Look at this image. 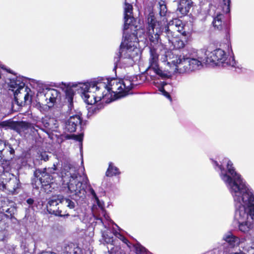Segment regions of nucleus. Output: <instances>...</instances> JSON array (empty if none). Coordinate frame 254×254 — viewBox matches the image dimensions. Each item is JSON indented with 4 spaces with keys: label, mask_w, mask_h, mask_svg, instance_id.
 Listing matches in <instances>:
<instances>
[{
    "label": "nucleus",
    "mask_w": 254,
    "mask_h": 254,
    "mask_svg": "<svg viewBox=\"0 0 254 254\" xmlns=\"http://www.w3.org/2000/svg\"><path fill=\"white\" fill-rule=\"evenodd\" d=\"M226 174L223 180L230 190L235 207L234 223L240 231L248 232L253 228L251 220L254 221V194L253 189L235 170L233 164L228 158Z\"/></svg>",
    "instance_id": "f257e3e1"
},
{
    "label": "nucleus",
    "mask_w": 254,
    "mask_h": 254,
    "mask_svg": "<svg viewBox=\"0 0 254 254\" xmlns=\"http://www.w3.org/2000/svg\"><path fill=\"white\" fill-rule=\"evenodd\" d=\"M222 50L218 48L213 51L203 48L195 55L177 56L172 62L180 73L199 69L204 64L212 66L222 64Z\"/></svg>",
    "instance_id": "f03ea898"
},
{
    "label": "nucleus",
    "mask_w": 254,
    "mask_h": 254,
    "mask_svg": "<svg viewBox=\"0 0 254 254\" xmlns=\"http://www.w3.org/2000/svg\"><path fill=\"white\" fill-rule=\"evenodd\" d=\"M146 30L148 38L151 45H157L162 38L171 41L173 38L178 37V33L186 37L187 33L184 30L181 21L177 19L163 24L157 20L153 11H150L146 17Z\"/></svg>",
    "instance_id": "7ed1b4c3"
},
{
    "label": "nucleus",
    "mask_w": 254,
    "mask_h": 254,
    "mask_svg": "<svg viewBox=\"0 0 254 254\" xmlns=\"http://www.w3.org/2000/svg\"><path fill=\"white\" fill-rule=\"evenodd\" d=\"M64 182H67L68 189L71 192H74L72 199L74 201L81 203L84 201L86 197V189L89 187V191L93 197L98 200L95 191L89 185L86 176L78 175L77 170L70 164H64L61 173Z\"/></svg>",
    "instance_id": "20e7f679"
},
{
    "label": "nucleus",
    "mask_w": 254,
    "mask_h": 254,
    "mask_svg": "<svg viewBox=\"0 0 254 254\" xmlns=\"http://www.w3.org/2000/svg\"><path fill=\"white\" fill-rule=\"evenodd\" d=\"M137 32L134 30L130 35H123L118 52L114 57V68L118 66L126 68L133 66L139 61L140 54L138 49L134 47L133 42L136 41Z\"/></svg>",
    "instance_id": "39448f33"
},
{
    "label": "nucleus",
    "mask_w": 254,
    "mask_h": 254,
    "mask_svg": "<svg viewBox=\"0 0 254 254\" xmlns=\"http://www.w3.org/2000/svg\"><path fill=\"white\" fill-rule=\"evenodd\" d=\"M80 95L84 102L88 105H93L107 97L109 90H106V85L99 82V80L79 83Z\"/></svg>",
    "instance_id": "423d86ee"
},
{
    "label": "nucleus",
    "mask_w": 254,
    "mask_h": 254,
    "mask_svg": "<svg viewBox=\"0 0 254 254\" xmlns=\"http://www.w3.org/2000/svg\"><path fill=\"white\" fill-rule=\"evenodd\" d=\"M62 195H54L49 198L47 204V211L51 214L60 217L69 215L66 208L75 210L77 208V202Z\"/></svg>",
    "instance_id": "0eeeda50"
},
{
    "label": "nucleus",
    "mask_w": 254,
    "mask_h": 254,
    "mask_svg": "<svg viewBox=\"0 0 254 254\" xmlns=\"http://www.w3.org/2000/svg\"><path fill=\"white\" fill-rule=\"evenodd\" d=\"M10 73L12 74L11 77H9L5 81L9 87V89L13 92L14 99L18 102L20 98H23L25 102L31 100V97L29 92L30 89L25 86L27 78L21 76H17V74L14 73L10 69L5 68Z\"/></svg>",
    "instance_id": "6e6552de"
},
{
    "label": "nucleus",
    "mask_w": 254,
    "mask_h": 254,
    "mask_svg": "<svg viewBox=\"0 0 254 254\" xmlns=\"http://www.w3.org/2000/svg\"><path fill=\"white\" fill-rule=\"evenodd\" d=\"M156 46L150 44L149 66L146 69V71L150 74L151 77L157 78L154 81H159V79L165 80L170 78L171 75L168 69L163 68L159 64V55L155 47Z\"/></svg>",
    "instance_id": "1a4fd4ad"
},
{
    "label": "nucleus",
    "mask_w": 254,
    "mask_h": 254,
    "mask_svg": "<svg viewBox=\"0 0 254 254\" xmlns=\"http://www.w3.org/2000/svg\"><path fill=\"white\" fill-rule=\"evenodd\" d=\"M99 82L104 83L106 85V90H109L107 96L114 93L115 99L126 96L133 87L131 81L129 80L118 81L117 79H114L109 83L108 80L102 78L99 80Z\"/></svg>",
    "instance_id": "9d476101"
},
{
    "label": "nucleus",
    "mask_w": 254,
    "mask_h": 254,
    "mask_svg": "<svg viewBox=\"0 0 254 254\" xmlns=\"http://www.w3.org/2000/svg\"><path fill=\"white\" fill-rule=\"evenodd\" d=\"M57 170L55 165L54 167L37 169L34 173V176L37 178V181L41 186L42 189L46 193L52 192L53 188L52 180L55 174V171Z\"/></svg>",
    "instance_id": "9b49d317"
},
{
    "label": "nucleus",
    "mask_w": 254,
    "mask_h": 254,
    "mask_svg": "<svg viewBox=\"0 0 254 254\" xmlns=\"http://www.w3.org/2000/svg\"><path fill=\"white\" fill-rule=\"evenodd\" d=\"M66 115L69 118L65 122L64 128L69 132H74L78 127H80L82 123L81 114L74 109H67Z\"/></svg>",
    "instance_id": "f8f14e48"
},
{
    "label": "nucleus",
    "mask_w": 254,
    "mask_h": 254,
    "mask_svg": "<svg viewBox=\"0 0 254 254\" xmlns=\"http://www.w3.org/2000/svg\"><path fill=\"white\" fill-rule=\"evenodd\" d=\"M39 95L45 101V104L49 107H53L55 103L60 101L61 93L57 89L46 87L39 92Z\"/></svg>",
    "instance_id": "ddd939ff"
},
{
    "label": "nucleus",
    "mask_w": 254,
    "mask_h": 254,
    "mask_svg": "<svg viewBox=\"0 0 254 254\" xmlns=\"http://www.w3.org/2000/svg\"><path fill=\"white\" fill-rule=\"evenodd\" d=\"M132 6L129 3H126L124 10V26L123 35H130L134 30L137 32V26L135 25L134 18L128 14L132 13Z\"/></svg>",
    "instance_id": "4468645a"
},
{
    "label": "nucleus",
    "mask_w": 254,
    "mask_h": 254,
    "mask_svg": "<svg viewBox=\"0 0 254 254\" xmlns=\"http://www.w3.org/2000/svg\"><path fill=\"white\" fill-rule=\"evenodd\" d=\"M227 43L225 44L227 51H223V65L225 64L227 65H230L234 67L239 68L237 66L236 62L235 60L234 54L233 53L231 45L230 42V36L228 34H226Z\"/></svg>",
    "instance_id": "2eb2a0df"
},
{
    "label": "nucleus",
    "mask_w": 254,
    "mask_h": 254,
    "mask_svg": "<svg viewBox=\"0 0 254 254\" xmlns=\"http://www.w3.org/2000/svg\"><path fill=\"white\" fill-rule=\"evenodd\" d=\"M58 252L60 254H82L81 249L76 245L72 243H65L63 246H58L56 248Z\"/></svg>",
    "instance_id": "dca6fc26"
},
{
    "label": "nucleus",
    "mask_w": 254,
    "mask_h": 254,
    "mask_svg": "<svg viewBox=\"0 0 254 254\" xmlns=\"http://www.w3.org/2000/svg\"><path fill=\"white\" fill-rule=\"evenodd\" d=\"M15 150L12 145L5 141V145L1 150L0 160L1 162H9L14 157Z\"/></svg>",
    "instance_id": "f3484780"
},
{
    "label": "nucleus",
    "mask_w": 254,
    "mask_h": 254,
    "mask_svg": "<svg viewBox=\"0 0 254 254\" xmlns=\"http://www.w3.org/2000/svg\"><path fill=\"white\" fill-rule=\"evenodd\" d=\"M42 123L45 132L49 133V132L57 131L59 124L58 121L54 118H42Z\"/></svg>",
    "instance_id": "a211bd4d"
},
{
    "label": "nucleus",
    "mask_w": 254,
    "mask_h": 254,
    "mask_svg": "<svg viewBox=\"0 0 254 254\" xmlns=\"http://www.w3.org/2000/svg\"><path fill=\"white\" fill-rule=\"evenodd\" d=\"M20 187V183L19 180L15 176H13L6 183V184L3 185V188L7 189L12 194L18 193L17 189Z\"/></svg>",
    "instance_id": "6ab92c4d"
},
{
    "label": "nucleus",
    "mask_w": 254,
    "mask_h": 254,
    "mask_svg": "<svg viewBox=\"0 0 254 254\" xmlns=\"http://www.w3.org/2000/svg\"><path fill=\"white\" fill-rule=\"evenodd\" d=\"M62 84L65 88V99L67 100L68 103L67 105V109H74L73 99L74 95V91L70 85V83H65L62 82Z\"/></svg>",
    "instance_id": "aec40b11"
},
{
    "label": "nucleus",
    "mask_w": 254,
    "mask_h": 254,
    "mask_svg": "<svg viewBox=\"0 0 254 254\" xmlns=\"http://www.w3.org/2000/svg\"><path fill=\"white\" fill-rule=\"evenodd\" d=\"M160 37L161 39L160 40V41H159V43L162 44V42L168 43L169 44H171L175 49H180L183 48L187 42L186 37H184V40H183L182 39H180L178 37H176V38H173L172 39H170L171 41H170L168 39L162 38L161 36Z\"/></svg>",
    "instance_id": "412c9836"
},
{
    "label": "nucleus",
    "mask_w": 254,
    "mask_h": 254,
    "mask_svg": "<svg viewBox=\"0 0 254 254\" xmlns=\"http://www.w3.org/2000/svg\"><path fill=\"white\" fill-rule=\"evenodd\" d=\"M192 3L191 0H179L177 11L181 14L185 15L189 12Z\"/></svg>",
    "instance_id": "4be33fe9"
},
{
    "label": "nucleus",
    "mask_w": 254,
    "mask_h": 254,
    "mask_svg": "<svg viewBox=\"0 0 254 254\" xmlns=\"http://www.w3.org/2000/svg\"><path fill=\"white\" fill-rule=\"evenodd\" d=\"M223 239L225 241V243H223V248L225 245H228L231 248H234L238 246L240 243V239L231 232L226 234Z\"/></svg>",
    "instance_id": "5701e85b"
},
{
    "label": "nucleus",
    "mask_w": 254,
    "mask_h": 254,
    "mask_svg": "<svg viewBox=\"0 0 254 254\" xmlns=\"http://www.w3.org/2000/svg\"><path fill=\"white\" fill-rule=\"evenodd\" d=\"M153 83L154 85L158 88V90L161 92L162 94L163 95L167 98L171 100V97L169 94V92H167L164 87L168 85V83L164 81H160L158 80L154 81Z\"/></svg>",
    "instance_id": "b1692460"
},
{
    "label": "nucleus",
    "mask_w": 254,
    "mask_h": 254,
    "mask_svg": "<svg viewBox=\"0 0 254 254\" xmlns=\"http://www.w3.org/2000/svg\"><path fill=\"white\" fill-rule=\"evenodd\" d=\"M16 207L13 205L10 206L9 207L5 208L4 207H2V212L0 214H4L6 215L7 219H12L14 218V215L16 213Z\"/></svg>",
    "instance_id": "393cba45"
},
{
    "label": "nucleus",
    "mask_w": 254,
    "mask_h": 254,
    "mask_svg": "<svg viewBox=\"0 0 254 254\" xmlns=\"http://www.w3.org/2000/svg\"><path fill=\"white\" fill-rule=\"evenodd\" d=\"M26 203L28 205V208L33 211H37L42 208V203L36 201L33 198H28L26 200Z\"/></svg>",
    "instance_id": "a878e982"
},
{
    "label": "nucleus",
    "mask_w": 254,
    "mask_h": 254,
    "mask_svg": "<svg viewBox=\"0 0 254 254\" xmlns=\"http://www.w3.org/2000/svg\"><path fill=\"white\" fill-rule=\"evenodd\" d=\"M121 174V172L116 166H115L113 163L110 162L109 164V167L106 172V175L107 177H113L114 176L119 175Z\"/></svg>",
    "instance_id": "bb28decb"
},
{
    "label": "nucleus",
    "mask_w": 254,
    "mask_h": 254,
    "mask_svg": "<svg viewBox=\"0 0 254 254\" xmlns=\"http://www.w3.org/2000/svg\"><path fill=\"white\" fill-rule=\"evenodd\" d=\"M19 123L13 121L7 120L1 122L0 123V126L2 127H8L13 130H17Z\"/></svg>",
    "instance_id": "cd10ccee"
},
{
    "label": "nucleus",
    "mask_w": 254,
    "mask_h": 254,
    "mask_svg": "<svg viewBox=\"0 0 254 254\" xmlns=\"http://www.w3.org/2000/svg\"><path fill=\"white\" fill-rule=\"evenodd\" d=\"M212 24L215 29L221 30L222 29V15L218 14L217 16L214 18Z\"/></svg>",
    "instance_id": "c85d7f7f"
},
{
    "label": "nucleus",
    "mask_w": 254,
    "mask_h": 254,
    "mask_svg": "<svg viewBox=\"0 0 254 254\" xmlns=\"http://www.w3.org/2000/svg\"><path fill=\"white\" fill-rule=\"evenodd\" d=\"M214 170L219 173V176L222 179V164L221 162L219 163L217 160L210 158Z\"/></svg>",
    "instance_id": "c756f323"
},
{
    "label": "nucleus",
    "mask_w": 254,
    "mask_h": 254,
    "mask_svg": "<svg viewBox=\"0 0 254 254\" xmlns=\"http://www.w3.org/2000/svg\"><path fill=\"white\" fill-rule=\"evenodd\" d=\"M133 246L136 254H147L149 253L144 247L139 243L134 244Z\"/></svg>",
    "instance_id": "7c9ffc66"
},
{
    "label": "nucleus",
    "mask_w": 254,
    "mask_h": 254,
    "mask_svg": "<svg viewBox=\"0 0 254 254\" xmlns=\"http://www.w3.org/2000/svg\"><path fill=\"white\" fill-rule=\"evenodd\" d=\"M67 139H72L76 141H78L80 143V149L82 148V140L83 138V133H81L79 134H69L66 136Z\"/></svg>",
    "instance_id": "2f4dec72"
},
{
    "label": "nucleus",
    "mask_w": 254,
    "mask_h": 254,
    "mask_svg": "<svg viewBox=\"0 0 254 254\" xmlns=\"http://www.w3.org/2000/svg\"><path fill=\"white\" fill-rule=\"evenodd\" d=\"M230 0H223V12L228 14L227 19L229 20L230 19Z\"/></svg>",
    "instance_id": "473e14b6"
},
{
    "label": "nucleus",
    "mask_w": 254,
    "mask_h": 254,
    "mask_svg": "<svg viewBox=\"0 0 254 254\" xmlns=\"http://www.w3.org/2000/svg\"><path fill=\"white\" fill-rule=\"evenodd\" d=\"M7 219L6 218V215L0 214V230L5 231V228L7 226Z\"/></svg>",
    "instance_id": "72a5a7b5"
},
{
    "label": "nucleus",
    "mask_w": 254,
    "mask_h": 254,
    "mask_svg": "<svg viewBox=\"0 0 254 254\" xmlns=\"http://www.w3.org/2000/svg\"><path fill=\"white\" fill-rule=\"evenodd\" d=\"M159 14L161 16H165L167 12V8L165 1L161 0L159 2Z\"/></svg>",
    "instance_id": "f704fd0d"
},
{
    "label": "nucleus",
    "mask_w": 254,
    "mask_h": 254,
    "mask_svg": "<svg viewBox=\"0 0 254 254\" xmlns=\"http://www.w3.org/2000/svg\"><path fill=\"white\" fill-rule=\"evenodd\" d=\"M99 112V111L98 110H97V108H96V105H94V106L91 107L88 109V115L91 116L92 115L97 114Z\"/></svg>",
    "instance_id": "c9c22d12"
},
{
    "label": "nucleus",
    "mask_w": 254,
    "mask_h": 254,
    "mask_svg": "<svg viewBox=\"0 0 254 254\" xmlns=\"http://www.w3.org/2000/svg\"><path fill=\"white\" fill-rule=\"evenodd\" d=\"M94 219L96 220L95 223L96 224H102L103 226L105 227V224L103 222L102 218L99 216H98L95 215H93Z\"/></svg>",
    "instance_id": "e433bc0d"
},
{
    "label": "nucleus",
    "mask_w": 254,
    "mask_h": 254,
    "mask_svg": "<svg viewBox=\"0 0 254 254\" xmlns=\"http://www.w3.org/2000/svg\"><path fill=\"white\" fill-rule=\"evenodd\" d=\"M104 240L106 243L110 244L111 246H112L113 245V237H109V238L104 237Z\"/></svg>",
    "instance_id": "4c0bfd02"
},
{
    "label": "nucleus",
    "mask_w": 254,
    "mask_h": 254,
    "mask_svg": "<svg viewBox=\"0 0 254 254\" xmlns=\"http://www.w3.org/2000/svg\"><path fill=\"white\" fill-rule=\"evenodd\" d=\"M103 99V102H100L96 105V108H97V110H98L99 111L100 110H101V109H102L103 108H104V104L103 103V102L104 101V98ZM105 102H107V100L105 101Z\"/></svg>",
    "instance_id": "58836bf2"
},
{
    "label": "nucleus",
    "mask_w": 254,
    "mask_h": 254,
    "mask_svg": "<svg viewBox=\"0 0 254 254\" xmlns=\"http://www.w3.org/2000/svg\"><path fill=\"white\" fill-rule=\"evenodd\" d=\"M120 239L124 242L125 244H127L128 246H129L128 244H130L129 241L124 236L122 235H120Z\"/></svg>",
    "instance_id": "ea45409f"
},
{
    "label": "nucleus",
    "mask_w": 254,
    "mask_h": 254,
    "mask_svg": "<svg viewBox=\"0 0 254 254\" xmlns=\"http://www.w3.org/2000/svg\"><path fill=\"white\" fill-rule=\"evenodd\" d=\"M6 235V231L0 230V241H3L4 240Z\"/></svg>",
    "instance_id": "a19ab883"
},
{
    "label": "nucleus",
    "mask_w": 254,
    "mask_h": 254,
    "mask_svg": "<svg viewBox=\"0 0 254 254\" xmlns=\"http://www.w3.org/2000/svg\"><path fill=\"white\" fill-rule=\"evenodd\" d=\"M222 251L219 249H214L209 254H221Z\"/></svg>",
    "instance_id": "79ce46f5"
},
{
    "label": "nucleus",
    "mask_w": 254,
    "mask_h": 254,
    "mask_svg": "<svg viewBox=\"0 0 254 254\" xmlns=\"http://www.w3.org/2000/svg\"><path fill=\"white\" fill-rule=\"evenodd\" d=\"M102 214H103L104 218L106 220H108V221L109 220L110 217H109V215L106 213V212L104 209L102 210Z\"/></svg>",
    "instance_id": "37998d69"
},
{
    "label": "nucleus",
    "mask_w": 254,
    "mask_h": 254,
    "mask_svg": "<svg viewBox=\"0 0 254 254\" xmlns=\"http://www.w3.org/2000/svg\"><path fill=\"white\" fill-rule=\"evenodd\" d=\"M41 159L44 160V161L48 160L49 157L48 155L46 154V153H44L43 154H42L41 155Z\"/></svg>",
    "instance_id": "c03bdc74"
},
{
    "label": "nucleus",
    "mask_w": 254,
    "mask_h": 254,
    "mask_svg": "<svg viewBox=\"0 0 254 254\" xmlns=\"http://www.w3.org/2000/svg\"><path fill=\"white\" fill-rule=\"evenodd\" d=\"M12 249L11 250H9V251H8L6 254H17L16 253V252H15V249L14 247H12Z\"/></svg>",
    "instance_id": "a18cd8bd"
},
{
    "label": "nucleus",
    "mask_w": 254,
    "mask_h": 254,
    "mask_svg": "<svg viewBox=\"0 0 254 254\" xmlns=\"http://www.w3.org/2000/svg\"><path fill=\"white\" fill-rule=\"evenodd\" d=\"M21 247L24 248L25 252H28L29 251L28 249L26 248L25 244L23 242L22 243Z\"/></svg>",
    "instance_id": "49530a36"
},
{
    "label": "nucleus",
    "mask_w": 254,
    "mask_h": 254,
    "mask_svg": "<svg viewBox=\"0 0 254 254\" xmlns=\"http://www.w3.org/2000/svg\"><path fill=\"white\" fill-rule=\"evenodd\" d=\"M107 248H108V252L109 253H113V247H111L110 249L109 248V247H108Z\"/></svg>",
    "instance_id": "de8ad7c7"
},
{
    "label": "nucleus",
    "mask_w": 254,
    "mask_h": 254,
    "mask_svg": "<svg viewBox=\"0 0 254 254\" xmlns=\"http://www.w3.org/2000/svg\"><path fill=\"white\" fill-rule=\"evenodd\" d=\"M226 254H246L243 253H228Z\"/></svg>",
    "instance_id": "09e8293b"
},
{
    "label": "nucleus",
    "mask_w": 254,
    "mask_h": 254,
    "mask_svg": "<svg viewBox=\"0 0 254 254\" xmlns=\"http://www.w3.org/2000/svg\"><path fill=\"white\" fill-rule=\"evenodd\" d=\"M251 247H252V249H254V241L252 243Z\"/></svg>",
    "instance_id": "8fccbe9b"
},
{
    "label": "nucleus",
    "mask_w": 254,
    "mask_h": 254,
    "mask_svg": "<svg viewBox=\"0 0 254 254\" xmlns=\"http://www.w3.org/2000/svg\"><path fill=\"white\" fill-rule=\"evenodd\" d=\"M112 101V100H110V101H109L108 103H110V102H111Z\"/></svg>",
    "instance_id": "3c124183"
},
{
    "label": "nucleus",
    "mask_w": 254,
    "mask_h": 254,
    "mask_svg": "<svg viewBox=\"0 0 254 254\" xmlns=\"http://www.w3.org/2000/svg\"><path fill=\"white\" fill-rule=\"evenodd\" d=\"M33 187H34V186H33ZM35 188H37V186H35Z\"/></svg>",
    "instance_id": "603ef678"
}]
</instances>
